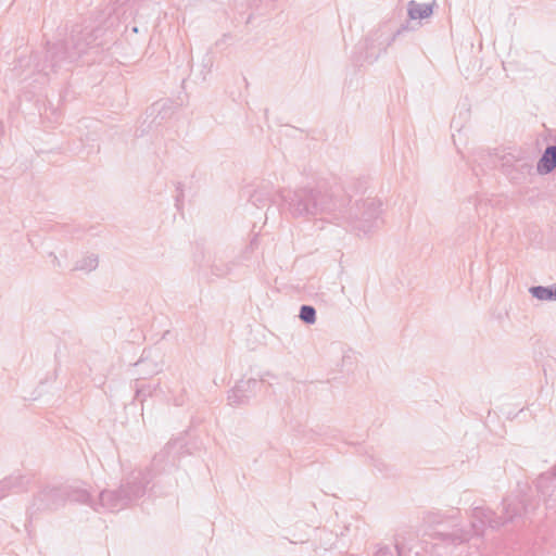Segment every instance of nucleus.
<instances>
[{
    "mask_svg": "<svg viewBox=\"0 0 556 556\" xmlns=\"http://www.w3.org/2000/svg\"><path fill=\"white\" fill-rule=\"evenodd\" d=\"M525 513L526 505L519 497L508 498L504 502V517H495L490 509L477 506L472 509L471 528L475 534L480 535L486 526L493 529L500 528L508 522H514Z\"/></svg>",
    "mask_w": 556,
    "mask_h": 556,
    "instance_id": "nucleus-1",
    "label": "nucleus"
},
{
    "mask_svg": "<svg viewBox=\"0 0 556 556\" xmlns=\"http://www.w3.org/2000/svg\"><path fill=\"white\" fill-rule=\"evenodd\" d=\"M426 526L424 535L431 539L440 540L446 544H462L467 542L470 538L468 531L458 527L454 517L443 515L439 511H430L425 518Z\"/></svg>",
    "mask_w": 556,
    "mask_h": 556,
    "instance_id": "nucleus-2",
    "label": "nucleus"
},
{
    "mask_svg": "<svg viewBox=\"0 0 556 556\" xmlns=\"http://www.w3.org/2000/svg\"><path fill=\"white\" fill-rule=\"evenodd\" d=\"M379 214L380 203L375 200H366L361 204L356 203L341 217L344 219L342 225L358 237L367 236L378 228Z\"/></svg>",
    "mask_w": 556,
    "mask_h": 556,
    "instance_id": "nucleus-3",
    "label": "nucleus"
},
{
    "mask_svg": "<svg viewBox=\"0 0 556 556\" xmlns=\"http://www.w3.org/2000/svg\"><path fill=\"white\" fill-rule=\"evenodd\" d=\"M289 207L294 215H316L334 210L332 199L316 190L301 189L289 198Z\"/></svg>",
    "mask_w": 556,
    "mask_h": 556,
    "instance_id": "nucleus-4",
    "label": "nucleus"
},
{
    "mask_svg": "<svg viewBox=\"0 0 556 556\" xmlns=\"http://www.w3.org/2000/svg\"><path fill=\"white\" fill-rule=\"evenodd\" d=\"M141 493V486H136L131 493H129L125 486H122L117 491H102L99 496L100 505L112 511L119 510L131 500L139 497Z\"/></svg>",
    "mask_w": 556,
    "mask_h": 556,
    "instance_id": "nucleus-5",
    "label": "nucleus"
},
{
    "mask_svg": "<svg viewBox=\"0 0 556 556\" xmlns=\"http://www.w3.org/2000/svg\"><path fill=\"white\" fill-rule=\"evenodd\" d=\"M84 52V48L80 43H75L73 47H67L64 45L61 46H53L51 49L48 50V55L51 58L52 61L55 63L62 60L68 59L70 61L75 60L77 56H79Z\"/></svg>",
    "mask_w": 556,
    "mask_h": 556,
    "instance_id": "nucleus-6",
    "label": "nucleus"
},
{
    "mask_svg": "<svg viewBox=\"0 0 556 556\" xmlns=\"http://www.w3.org/2000/svg\"><path fill=\"white\" fill-rule=\"evenodd\" d=\"M554 168H556V146H548L536 164V172L540 175H546Z\"/></svg>",
    "mask_w": 556,
    "mask_h": 556,
    "instance_id": "nucleus-7",
    "label": "nucleus"
},
{
    "mask_svg": "<svg viewBox=\"0 0 556 556\" xmlns=\"http://www.w3.org/2000/svg\"><path fill=\"white\" fill-rule=\"evenodd\" d=\"M435 2L431 4L418 3L414 0L407 3V13L412 20H424L432 15L433 7Z\"/></svg>",
    "mask_w": 556,
    "mask_h": 556,
    "instance_id": "nucleus-8",
    "label": "nucleus"
},
{
    "mask_svg": "<svg viewBox=\"0 0 556 556\" xmlns=\"http://www.w3.org/2000/svg\"><path fill=\"white\" fill-rule=\"evenodd\" d=\"M98 263L97 255H87L76 262L73 270L90 273L98 267Z\"/></svg>",
    "mask_w": 556,
    "mask_h": 556,
    "instance_id": "nucleus-9",
    "label": "nucleus"
},
{
    "mask_svg": "<svg viewBox=\"0 0 556 556\" xmlns=\"http://www.w3.org/2000/svg\"><path fill=\"white\" fill-rule=\"evenodd\" d=\"M529 292L532 294L533 298L541 300V301H548V300H556V287L555 288H548V287H531L529 289Z\"/></svg>",
    "mask_w": 556,
    "mask_h": 556,
    "instance_id": "nucleus-10",
    "label": "nucleus"
},
{
    "mask_svg": "<svg viewBox=\"0 0 556 556\" xmlns=\"http://www.w3.org/2000/svg\"><path fill=\"white\" fill-rule=\"evenodd\" d=\"M22 485L21 477H8L0 481V498L8 495L12 489L20 488Z\"/></svg>",
    "mask_w": 556,
    "mask_h": 556,
    "instance_id": "nucleus-11",
    "label": "nucleus"
},
{
    "mask_svg": "<svg viewBox=\"0 0 556 556\" xmlns=\"http://www.w3.org/2000/svg\"><path fill=\"white\" fill-rule=\"evenodd\" d=\"M300 318L306 324H314L316 321V309L311 305L301 306Z\"/></svg>",
    "mask_w": 556,
    "mask_h": 556,
    "instance_id": "nucleus-12",
    "label": "nucleus"
},
{
    "mask_svg": "<svg viewBox=\"0 0 556 556\" xmlns=\"http://www.w3.org/2000/svg\"><path fill=\"white\" fill-rule=\"evenodd\" d=\"M242 392H243V390L240 386H237L236 388H233L228 394L229 402L231 404L243 403V395H241Z\"/></svg>",
    "mask_w": 556,
    "mask_h": 556,
    "instance_id": "nucleus-13",
    "label": "nucleus"
},
{
    "mask_svg": "<svg viewBox=\"0 0 556 556\" xmlns=\"http://www.w3.org/2000/svg\"><path fill=\"white\" fill-rule=\"evenodd\" d=\"M68 496L72 501L86 503L89 498V494L85 490H74L68 493Z\"/></svg>",
    "mask_w": 556,
    "mask_h": 556,
    "instance_id": "nucleus-14",
    "label": "nucleus"
},
{
    "mask_svg": "<svg viewBox=\"0 0 556 556\" xmlns=\"http://www.w3.org/2000/svg\"><path fill=\"white\" fill-rule=\"evenodd\" d=\"M394 546H395V549L397 552V556H404V538L402 536V534H396L395 538H394Z\"/></svg>",
    "mask_w": 556,
    "mask_h": 556,
    "instance_id": "nucleus-15",
    "label": "nucleus"
},
{
    "mask_svg": "<svg viewBox=\"0 0 556 556\" xmlns=\"http://www.w3.org/2000/svg\"><path fill=\"white\" fill-rule=\"evenodd\" d=\"M387 555H391V549L389 546L379 547V549L375 554V556H387Z\"/></svg>",
    "mask_w": 556,
    "mask_h": 556,
    "instance_id": "nucleus-16",
    "label": "nucleus"
},
{
    "mask_svg": "<svg viewBox=\"0 0 556 556\" xmlns=\"http://www.w3.org/2000/svg\"><path fill=\"white\" fill-rule=\"evenodd\" d=\"M247 383H248V384H250V383H253V384H255V383H256V381H255V380H253V381H251V380H248V382H247Z\"/></svg>",
    "mask_w": 556,
    "mask_h": 556,
    "instance_id": "nucleus-17",
    "label": "nucleus"
}]
</instances>
